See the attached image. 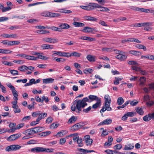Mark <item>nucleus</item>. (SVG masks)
<instances>
[{
  "label": "nucleus",
  "mask_w": 154,
  "mask_h": 154,
  "mask_svg": "<svg viewBox=\"0 0 154 154\" xmlns=\"http://www.w3.org/2000/svg\"><path fill=\"white\" fill-rule=\"evenodd\" d=\"M37 141L35 140H31L27 142V145L34 144L36 143Z\"/></svg>",
  "instance_id": "nucleus-50"
},
{
  "label": "nucleus",
  "mask_w": 154,
  "mask_h": 154,
  "mask_svg": "<svg viewBox=\"0 0 154 154\" xmlns=\"http://www.w3.org/2000/svg\"><path fill=\"white\" fill-rule=\"evenodd\" d=\"M146 23H147L149 24H148V26H144L145 27L144 28V29L147 31H151L152 29V27H150L149 26L151 25L152 23L149 22H146Z\"/></svg>",
  "instance_id": "nucleus-37"
},
{
  "label": "nucleus",
  "mask_w": 154,
  "mask_h": 154,
  "mask_svg": "<svg viewBox=\"0 0 154 154\" xmlns=\"http://www.w3.org/2000/svg\"><path fill=\"white\" fill-rule=\"evenodd\" d=\"M149 24V23H146V22L140 23L136 24V25L135 26L136 27H140L141 26L144 27V26H148Z\"/></svg>",
  "instance_id": "nucleus-33"
},
{
  "label": "nucleus",
  "mask_w": 154,
  "mask_h": 154,
  "mask_svg": "<svg viewBox=\"0 0 154 154\" xmlns=\"http://www.w3.org/2000/svg\"><path fill=\"white\" fill-rule=\"evenodd\" d=\"M6 85L11 90L14 96V100H18L17 97L18 95L17 92V91L15 89V88L10 83H8Z\"/></svg>",
  "instance_id": "nucleus-5"
},
{
  "label": "nucleus",
  "mask_w": 154,
  "mask_h": 154,
  "mask_svg": "<svg viewBox=\"0 0 154 154\" xmlns=\"http://www.w3.org/2000/svg\"><path fill=\"white\" fill-rule=\"evenodd\" d=\"M84 18L85 20H88L91 21H96L97 20V19L96 18L88 16H85L84 17Z\"/></svg>",
  "instance_id": "nucleus-18"
},
{
  "label": "nucleus",
  "mask_w": 154,
  "mask_h": 154,
  "mask_svg": "<svg viewBox=\"0 0 154 154\" xmlns=\"http://www.w3.org/2000/svg\"><path fill=\"white\" fill-rule=\"evenodd\" d=\"M43 49H54L53 45L47 44H44L41 46Z\"/></svg>",
  "instance_id": "nucleus-20"
},
{
  "label": "nucleus",
  "mask_w": 154,
  "mask_h": 154,
  "mask_svg": "<svg viewBox=\"0 0 154 154\" xmlns=\"http://www.w3.org/2000/svg\"><path fill=\"white\" fill-rule=\"evenodd\" d=\"M36 28H37L38 29H49L50 28V27H48L47 26L46 27L44 26H36Z\"/></svg>",
  "instance_id": "nucleus-53"
},
{
  "label": "nucleus",
  "mask_w": 154,
  "mask_h": 154,
  "mask_svg": "<svg viewBox=\"0 0 154 154\" xmlns=\"http://www.w3.org/2000/svg\"><path fill=\"white\" fill-rule=\"evenodd\" d=\"M124 99L121 97H119L117 100V103L118 105H121L124 102Z\"/></svg>",
  "instance_id": "nucleus-34"
},
{
  "label": "nucleus",
  "mask_w": 154,
  "mask_h": 154,
  "mask_svg": "<svg viewBox=\"0 0 154 154\" xmlns=\"http://www.w3.org/2000/svg\"><path fill=\"white\" fill-rule=\"evenodd\" d=\"M25 58L27 60H36V58L35 57L33 56H31L30 55H26Z\"/></svg>",
  "instance_id": "nucleus-35"
},
{
  "label": "nucleus",
  "mask_w": 154,
  "mask_h": 154,
  "mask_svg": "<svg viewBox=\"0 0 154 154\" xmlns=\"http://www.w3.org/2000/svg\"><path fill=\"white\" fill-rule=\"evenodd\" d=\"M52 52L54 54H56L59 56L61 57L62 51H52Z\"/></svg>",
  "instance_id": "nucleus-57"
},
{
  "label": "nucleus",
  "mask_w": 154,
  "mask_h": 154,
  "mask_svg": "<svg viewBox=\"0 0 154 154\" xmlns=\"http://www.w3.org/2000/svg\"><path fill=\"white\" fill-rule=\"evenodd\" d=\"M91 5H92V7L93 8V9L94 8H100L101 7L100 5L97 4L91 3Z\"/></svg>",
  "instance_id": "nucleus-58"
},
{
  "label": "nucleus",
  "mask_w": 154,
  "mask_h": 154,
  "mask_svg": "<svg viewBox=\"0 0 154 154\" xmlns=\"http://www.w3.org/2000/svg\"><path fill=\"white\" fill-rule=\"evenodd\" d=\"M100 8V9L98 10L99 11H108L109 10V9L107 8L103 7L101 6V8Z\"/></svg>",
  "instance_id": "nucleus-54"
},
{
  "label": "nucleus",
  "mask_w": 154,
  "mask_h": 154,
  "mask_svg": "<svg viewBox=\"0 0 154 154\" xmlns=\"http://www.w3.org/2000/svg\"><path fill=\"white\" fill-rule=\"evenodd\" d=\"M135 110L137 113L140 115H142L144 113V112L141 107H137L136 108Z\"/></svg>",
  "instance_id": "nucleus-27"
},
{
  "label": "nucleus",
  "mask_w": 154,
  "mask_h": 154,
  "mask_svg": "<svg viewBox=\"0 0 154 154\" xmlns=\"http://www.w3.org/2000/svg\"><path fill=\"white\" fill-rule=\"evenodd\" d=\"M53 149L52 148L46 149L42 147V152H53Z\"/></svg>",
  "instance_id": "nucleus-39"
},
{
  "label": "nucleus",
  "mask_w": 154,
  "mask_h": 154,
  "mask_svg": "<svg viewBox=\"0 0 154 154\" xmlns=\"http://www.w3.org/2000/svg\"><path fill=\"white\" fill-rule=\"evenodd\" d=\"M122 147V146L121 144H118L115 146L113 147V148L115 150H120Z\"/></svg>",
  "instance_id": "nucleus-46"
},
{
  "label": "nucleus",
  "mask_w": 154,
  "mask_h": 154,
  "mask_svg": "<svg viewBox=\"0 0 154 154\" xmlns=\"http://www.w3.org/2000/svg\"><path fill=\"white\" fill-rule=\"evenodd\" d=\"M60 15L58 13L50 12V17H58L60 16Z\"/></svg>",
  "instance_id": "nucleus-40"
},
{
  "label": "nucleus",
  "mask_w": 154,
  "mask_h": 154,
  "mask_svg": "<svg viewBox=\"0 0 154 154\" xmlns=\"http://www.w3.org/2000/svg\"><path fill=\"white\" fill-rule=\"evenodd\" d=\"M128 116L133 117L136 115L137 113L135 112H128L126 113Z\"/></svg>",
  "instance_id": "nucleus-43"
},
{
  "label": "nucleus",
  "mask_w": 154,
  "mask_h": 154,
  "mask_svg": "<svg viewBox=\"0 0 154 154\" xmlns=\"http://www.w3.org/2000/svg\"><path fill=\"white\" fill-rule=\"evenodd\" d=\"M18 69L21 71H25V70H26V66L23 65L19 67Z\"/></svg>",
  "instance_id": "nucleus-48"
},
{
  "label": "nucleus",
  "mask_w": 154,
  "mask_h": 154,
  "mask_svg": "<svg viewBox=\"0 0 154 154\" xmlns=\"http://www.w3.org/2000/svg\"><path fill=\"white\" fill-rule=\"evenodd\" d=\"M82 139L81 138H79L77 140V143L78 144V146L79 147H82L83 146V144L82 143Z\"/></svg>",
  "instance_id": "nucleus-49"
},
{
  "label": "nucleus",
  "mask_w": 154,
  "mask_h": 154,
  "mask_svg": "<svg viewBox=\"0 0 154 154\" xmlns=\"http://www.w3.org/2000/svg\"><path fill=\"white\" fill-rule=\"evenodd\" d=\"M51 131H48L42 132L40 134L41 136L45 137L51 134Z\"/></svg>",
  "instance_id": "nucleus-41"
},
{
  "label": "nucleus",
  "mask_w": 154,
  "mask_h": 154,
  "mask_svg": "<svg viewBox=\"0 0 154 154\" xmlns=\"http://www.w3.org/2000/svg\"><path fill=\"white\" fill-rule=\"evenodd\" d=\"M54 79L52 78H47L43 79V83L45 84H48L52 83Z\"/></svg>",
  "instance_id": "nucleus-25"
},
{
  "label": "nucleus",
  "mask_w": 154,
  "mask_h": 154,
  "mask_svg": "<svg viewBox=\"0 0 154 154\" xmlns=\"http://www.w3.org/2000/svg\"><path fill=\"white\" fill-rule=\"evenodd\" d=\"M101 100L100 99L97 101L96 103L93 104L92 106V108L94 109H97L98 107L101 105Z\"/></svg>",
  "instance_id": "nucleus-26"
},
{
  "label": "nucleus",
  "mask_w": 154,
  "mask_h": 154,
  "mask_svg": "<svg viewBox=\"0 0 154 154\" xmlns=\"http://www.w3.org/2000/svg\"><path fill=\"white\" fill-rule=\"evenodd\" d=\"M151 119L149 114L147 115L144 116L143 118V120L146 122L149 121Z\"/></svg>",
  "instance_id": "nucleus-38"
},
{
  "label": "nucleus",
  "mask_w": 154,
  "mask_h": 154,
  "mask_svg": "<svg viewBox=\"0 0 154 154\" xmlns=\"http://www.w3.org/2000/svg\"><path fill=\"white\" fill-rule=\"evenodd\" d=\"M77 119V118L74 116H72L69 120L68 123L69 124H71L74 123Z\"/></svg>",
  "instance_id": "nucleus-29"
},
{
  "label": "nucleus",
  "mask_w": 154,
  "mask_h": 154,
  "mask_svg": "<svg viewBox=\"0 0 154 154\" xmlns=\"http://www.w3.org/2000/svg\"><path fill=\"white\" fill-rule=\"evenodd\" d=\"M136 47L140 49H143L144 51H145L146 50V47L144 45H137L136 46Z\"/></svg>",
  "instance_id": "nucleus-42"
},
{
  "label": "nucleus",
  "mask_w": 154,
  "mask_h": 154,
  "mask_svg": "<svg viewBox=\"0 0 154 154\" xmlns=\"http://www.w3.org/2000/svg\"><path fill=\"white\" fill-rule=\"evenodd\" d=\"M88 60L91 62H93L95 61V57L91 55H88L86 57Z\"/></svg>",
  "instance_id": "nucleus-28"
},
{
  "label": "nucleus",
  "mask_w": 154,
  "mask_h": 154,
  "mask_svg": "<svg viewBox=\"0 0 154 154\" xmlns=\"http://www.w3.org/2000/svg\"><path fill=\"white\" fill-rule=\"evenodd\" d=\"M31 151L33 153L42 152V147H36L31 149Z\"/></svg>",
  "instance_id": "nucleus-10"
},
{
  "label": "nucleus",
  "mask_w": 154,
  "mask_h": 154,
  "mask_svg": "<svg viewBox=\"0 0 154 154\" xmlns=\"http://www.w3.org/2000/svg\"><path fill=\"white\" fill-rule=\"evenodd\" d=\"M94 30V28L88 27H85L82 30V31L85 33H91Z\"/></svg>",
  "instance_id": "nucleus-12"
},
{
  "label": "nucleus",
  "mask_w": 154,
  "mask_h": 154,
  "mask_svg": "<svg viewBox=\"0 0 154 154\" xmlns=\"http://www.w3.org/2000/svg\"><path fill=\"white\" fill-rule=\"evenodd\" d=\"M21 147V146L18 144L12 145L6 147L5 150L8 152L16 151L20 149Z\"/></svg>",
  "instance_id": "nucleus-3"
},
{
  "label": "nucleus",
  "mask_w": 154,
  "mask_h": 154,
  "mask_svg": "<svg viewBox=\"0 0 154 154\" xmlns=\"http://www.w3.org/2000/svg\"><path fill=\"white\" fill-rule=\"evenodd\" d=\"M36 32L38 33H41L42 34H47L49 33V32L48 30H38Z\"/></svg>",
  "instance_id": "nucleus-45"
},
{
  "label": "nucleus",
  "mask_w": 154,
  "mask_h": 154,
  "mask_svg": "<svg viewBox=\"0 0 154 154\" xmlns=\"http://www.w3.org/2000/svg\"><path fill=\"white\" fill-rule=\"evenodd\" d=\"M50 12L48 11H45L42 12L41 14V15L42 16L45 17H50Z\"/></svg>",
  "instance_id": "nucleus-47"
},
{
  "label": "nucleus",
  "mask_w": 154,
  "mask_h": 154,
  "mask_svg": "<svg viewBox=\"0 0 154 154\" xmlns=\"http://www.w3.org/2000/svg\"><path fill=\"white\" fill-rule=\"evenodd\" d=\"M59 27L63 29H68L70 27V26L66 23H63L60 24Z\"/></svg>",
  "instance_id": "nucleus-23"
},
{
  "label": "nucleus",
  "mask_w": 154,
  "mask_h": 154,
  "mask_svg": "<svg viewBox=\"0 0 154 154\" xmlns=\"http://www.w3.org/2000/svg\"><path fill=\"white\" fill-rule=\"evenodd\" d=\"M61 57H69L70 56V53L69 52H62Z\"/></svg>",
  "instance_id": "nucleus-51"
},
{
  "label": "nucleus",
  "mask_w": 154,
  "mask_h": 154,
  "mask_svg": "<svg viewBox=\"0 0 154 154\" xmlns=\"http://www.w3.org/2000/svg\"><path fill=\"white\" fill-rule=\"evenodd\" d=\"M89 100H91V101H89V102H91L94 100H96L97 101L101 99L100 98H99L97 96L93 95H90L88 96Z\"/></svg>",
  "instance_id": "nucleus-16"
},
{
  "label": "nucleus",
  "mask_w": 154,
  "mask_h": 154,
  "mask_svg": "<svg viewBox=\"0 0 154 154\" xmlns=\"http://www.w3.org/2000/svg\"><path fill=\"white\" fill-rule=\"evenodd\" d=\"M73 24L76 27H83L85 26L84 23L80 22H75L73 23Z\"/></svg>",
  "instance_id": "nucleus-31"
},
{
  "label": "nucleus",
  "mask_w": 154,
  "mask_h": 154,
  "mask_svg": "<svg viewBox=\"0 0 154 154\" xmlns=\"http://www.w3.org/2000/svg\"><path fill=\"white\" fill-rule=\"evenodd\" d=\"M11 9V8L10 6L4 7L2 12H5L8 11Z\"/></svg>",
  "instance_id": "nucleus-63"
},
{
  "label": "nucleus",
  "mask_w": 154,
  "mask_h": 154,
  "mask_svg": "<svg viewBox=\"0 0 154 154\" xmlns=\"http://www.w3.org/2000/svg\"><path fill=\"white\" fill-rule=\"evenodd\" d=\"M12 52V51H10L8 49H2V54H10Z\"/></svg>",
  "instance_id": "nucleus-52"
},
{
  "label": "nucleus",
  "mask_w": 154,
  "mask_h": 154,
  "mask_svg": "<svg viewBox=\"0 0 154 154\" xmlns=\"http://www.w3.org/2000/svg\"><path fill=\"white\" fill-rule=\"evenodd\" d=\"M105 104L104 106L102 107L100 110V112H103L106 110L111 111L112 109L111 107H110L111 102V99L110 97L108 94H106L105 96Z\"/></svg>",
  "instance_id": "nucleus-2"
},
{
  "label": "nucleus",
  "mask_w": 154,
  "mask_h": 154,
  "mask_svg": "<svg viewBox=\"0 0 154 154\" xmlns=\"http://www.w3.org/2000/svg\"><path fill=\"white\" fill-rule=\"evenodd\" d=\"M34 131V128L28 129L26 131V134L27 135H30L35 134V133Z\"/></svg>",
  "instance_id": "nucleus-22"
},
{
  "label": "nucleus",
  "mask_w": 154,
  "mask_h": 154,
  "mask_svg": "<svg viewBox=\"0 0 154 154\" xmlns=\"http://www.w3.org/2000/svg\"><path fill=\"white\" fill-rule=\"evenodd\" d=\"M131 9L137 11H140L141 12H145L146 13H148L149 11V9L141 8L136 7L132 6L131 7Z\"/></svg>",
  "instance_id": "nucleus-8"
},
{
  "label": "nucleus",
  "mask_w": 154,
  "mask_h": 154,
  "mask_svg": "<svg viewBox=\"0 0 154 154\" xmlns=\"http://www.w3.org/2000/svg\"><path fill=\"white\" fill-rule=\"evenodd\" d=\"M45 128L44 127H36L34 128V131L35 133L41 132L45 130Z\"/></svg>",
  "instance_id": "nucleus-19"
},
{
  "label": "nucleus",
  "mask_w": 154,
  "mask_h": 154,
  "mask_svg": "<svg viewBox=\"0 0 154 154\" xmlns=\"http://www.w3.org/2000/svg\"><path fill=\"white\" fill-rule=\"evenodd\" d=\"M84 139L87 145H91L93 142V140L90 138V136L89 135H86L84 137Z\"/></svg>",
  "instance_id": "nucleus-7"
},
{
  "label": "nucleus",
  "mask_w": 154,
  "mask_h": 154,
  "mask_svg": "<svg viewBox=\"0 0 154 154\" xmlns=\"http://www.w3.org/2000/svg\"><path fill=\"white\" fill-rule=\"evenodd\" d=\"M115 79V80L113 82L114 84L116 85H117L119 84V82L121 81L123 79L122 78L116 77Z\"/></svg>",
  "instance_id": "nucleus-32"
},
{
  "label": "nucleus",
  "mask_w": 154,
  "mask_h": 154,
  "mask_svg": "<svg viewBox=\"0 0 154 154\" xmlns=\"http://www.w3.org/2000/svg\"><path fill=\"white\" fill-rule=\"evenodd\" d=\"M112 122V120L111 119H107L102 122H101L99 124L100 125H108L110 124Z\"/></svg>",
  "instance_id": "nucleus-13"
},
{
  "label": "nucleus",
  "mask_w": 154,
  "mask_h": 154,
  "mask_svg": "<svg viewBox=\"0 0 154 154\" xmlns=\"http://www.w3.org/2000/svg\"><path fill=\"white\" fill-rule=\"evenodd\" d=\"M4 45H18L20 43V42L17 41H9L7 40H4L2 42Z\"/></svg>",
  "instance_id": "nucleus-6"
},
{
  "label": "nucleus",
  "mask_w": 154,
  "mask_h": 154,
  "mask_svg": "<svg viewBox=\"0 0 154 154\" xmlns=\"http://www.w3.org/2000/svg\"><path fill=\"white\" fill-rule=\"evenodd\" d=\"M93 71V70L91 69H85L83 71V72L85 74H87L88 72L90 73H91Z\"/></svg>",
  "instance_id": "nucleus-56"
},
{
  "label": "nucleus",
  "mask_w": 154,
  "mask_h": 154,
  "mask_svg": "<svg viewBox=\"0 0 154 154\" xmlns=\"http://www.w3.org/2000/svg\"><path fill=\"white\" fill-rule=\"evenodd\" d=\"M19 137L17 134H13L9 137L8 140L9 141H12L17 139Z\"/></svg>",
  "instance_id": "nucleus-21"
},
{
  "label": "nucleus",
  "mask_w": 154,
  "mask_h": 154,
  "mask_svg": "<svg viewBox=\"0 0 154 154\" xmlns=\"http://www.w3.org/2000/svg\"><path fill=\"white\" fill-rule=\"evenodd\" d=\"M31 119L30 116H27L24 117L22 119V121L23 122L29 120Z\"/></svg>",
  "instance_id": "nucleus-60"
},
{
  "label": "nucleus",
  "mask_w": 154,
  "mask_h": 154,
  "mask_svg": "<svg viewBox=\"0 0 154 154\" xmlns=\"http://www.w3.org/2000/svg\"><path fill=\"white\" fill-rule=\"evenodd\" d=\"M47 113H39L38 117L37 119V122H39L41 120L43 119L47 116Z\"/></svg>",
  "instance_id": "nucleus-17"
},
{
  "label": "nucleus",
  "mask_w": 154,
  "mask_h": 154,
  "mask_svg": "<svg viewBox=\"0 0 154 154\" xmlns=\"http://www.w3.org/2000/svg\"><path fill=\"white\" fill-rule=\"evenodd\" d=\"M35 99L37 102L41 103H43V100H42V99L41 98H40L38 96L36 97Z\"/></svg>",
  "instance_id": "nucleus-61"
},
{
  "label": "nucleus",
  "mask_w": 154,
  "mask_h": 154,
  "mask_svg": "<svg viewBox=\"0 0 154 154\" xmlns=\"http://www.w3.org/2000/svg\"><path fill=\"white\" fill-rule=\"evenodd\" d=\"M41 54H42V53H41ZM35 57L36 58V60L38 59H40L44 60H46L49 59L48 57L41 55V53H39L38 55V56Z\"/></svg>",
  "instance_id": "nucleus-24"
},
{
  "label": "nucleus",
  "mask_w": 154,
  "mask_h": 154,
  "mask_svg": "<svg viewBox=\"0 0 154 154\" xmlns=\"http://www.w3.org/2000/svg\"><path fill=\"white\" fill-rule=\"evenodd\" d=\"M1 36L6 38H17L18 37V35L16 34L9 35L5 33H3L1 35Z\"/></svg>",
  "instance_id": "nucleus-9"
},
{
  "label": "nucleus",
  "mask_w": 154,
  "mask_h": 154,
  "mask_svg": "<svg viewBox=\"0 0 154 154\" xmlns=\"http://www.w3.org/2000/svg\"><path fill=\"white\" fill-rule=\"evenodd\" d=\"M130 54L136 56H140L141 55V53L138 51H136L134 50H131L129 51Z\"/></svg>",
  "instance_id": "nucleus-30"
},
{
  "label": "nucleus",
  "mask_w": 154,
  "mask_h": 154,
  "mask_svg": "<svg viewBox=\"0 0 154 154\" xmlns=\"http://www.w3.org/2000/svg\"><path fill=\"white\" fill-rule=\"evenodd\" d=\"M66 141V139L65 138H61L60 140V143L61 145L64 144Z\"/></svg>",
  "instance_id": "nucleus-64"
},
{
  "label": "nucleus",
  "mask_w": 154,
  "mask_h": 154,
  "mask_svg": "<svg viewBox=\"0 0 154 154\" xmlns=\"http://www.w3.org/2000/svg\"><path fill=\"white\" fill-rule=\"evenodd\" d=\"M82 127L80 123H77L73 125L72 127L71 130L74 131L78 130Z\"/></svg>",
  "instance_id": "nucleus-15"
},
{
  "label": "nucleus",
  "mask_w": 154,
  "mask_h": 154,
  "mask_svg": "<svg viewBox=\"0 0 154 154\" xmlns=\"http://www.w3.org/2000/svg\"><path fill=\"white\" fill-rule=\"evenodd\" d=\"M13 61L14 62L17 63L18 64H22L24 63V61L22 60H14Z\"/></svg>",
  "instance_id": "nucleus-55"
},
{
  "label": "nucleus",
  "mask_w": 154,
  "mask_h": 154,
  "mask_svg": "<svg viewBox=\"0 0 154 154\" xmlns=\"http://www.w3.org/2000/svg\"><path fill=\"white\" fill-rule=\"evenodd\" d=\"M10 73L13 75H18V72L17 70H11L10 71Z\"/></svg>",
  "instance_id": "nucleus-59"
},
{
  "label": "nucleus",
  "mask_w": 154,
  "mask_h": 154,
  "mask_svg": "<svg viewBox=\"0 0 154 154\" xmlns=\"http://www.w3.org/2000/svg\"><path fill=\"white\" fill-rule=\"evenodd\" d=\"M81 54V53L77 52L75 51H74L71 53H70V57L71 56H74L76 57H80Z\"/></svg>",
  "instance_id": "nucleus-36"
},
{
  "label": "nucleus",
  "mask_w": 154,
  "mask_h": 154,
  "mask_svg": "<svg viewBox=\"0 0 154 154\" xmlns=\"http://www.w3.org/2000/svg\"><path fill=\"white\" fill-rule=\"evenodd\" d=\"M91 3H89V5L87 6L81 5L80 7L82 9L89 11L93 9V8L92 7Z\"/></svg>",
  "instance_id": "nucleus-14"
},
{
  "label": "nucleus",
  "mask_w": 154,
  "mask_h": 154,
  "mask_svg": "<svg viewBox=\"0 0 154 154\" xmlns=\"http://www.w3.org/2000/svg\"><path fill=\"white\" fill-rule=\"evenodd\" d=\"M89 102V99L87 97L84 98L82 100H75L74 101V102H75L76 103V108L79 112L82 111V108H83L85 106L87 105L88 104L86 102Z\"/></svg>",
  "instance_id": "nucleus-1"
},
{
  "label": "nucleus",
  "mask_w": 154,
  "mask_h": 154,
  "mask_svg": "<svg viewBox=\"0 0 154 154\" xmlns=\"http://www.w3.org/2000/svg\"><path fill=\"white\" fill-rule=\"evenodd\" d=\"M116 53L118 54L116 56V58L118 60L123 61H124L127 58V56L125 54V53L121 51L116 50Z\"/></svg>",
  "instance_id": "nucleus-4"
},
{
  "label": "nucleus",
  "mask_w": 154,
  "mask_h": 154,
  "mask_svg": "<svg viewBox=\"0 0 154 154\" xmlns=\"http://www.w3.org/2000/svg\"><path fill=\"white\" fill-rule=\"evenodd\" d=\"M147 59L150 60H154V56L151 54H148Z\"/></svg>",
  "instance_id": "nucleus-62"
},
{
  "label": "nucleus",
  "mask_w": 154,
  "mask_h": 154,
  "mask_svg": "<svg viewBox=\"0 0 154 154\" xmlns=\"http://www.w3.org/2000/svg\"><path fill=\"white\" fill-rule=\"evenodd\" d=\"M42 41L47 42L51 43H55L57 42L56 39L47 38H43L42 39Z\"/></svg>",
  "instance_id": "nucleus-11"
},
{
  "label": "nucleus",
  "mask_w": 154,
  "mask_h": 154,
  "mask_svg": "<svg viewBox=\"0 0 154 154\" xmlns=\"http://www.w3.org/2000/svg\"><path fill=\"white\" fill-rule=\"evenodd\" d=\"M53 59L55 60L56 61L58 62H59L60 61L64 62L66 60L65 59L63 58H57L56 57L54 58Z\"/></svg>",
  "instance_id": "nucleus-44"
}]
</instances>
